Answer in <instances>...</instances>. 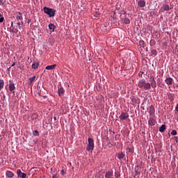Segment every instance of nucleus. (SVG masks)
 <instances>
[{"instance_id":"obj_1","label":"nucleus","mask_w":178,"mask_h":178,"mask_svg":"<svg viewBox=\"0 0 178 178\" xmlns=\"http://www.w3.org/2000/svg\"><path fill=\"white\" fill-rule=\"evenodd\" d=\"M138 87H139V88H144V90H150L151 83H147L145 79H142L138 81Z\"/></svg>"},{"instance_id":"obj_2","label":"nucleus","mask_w":178,"mask_h":178,"mask_svg":"<svg viewBox=\"0 0 178 178\" xmlns=\"http://www.w3.org/2000/svg\"><path fill=\"white\" fill-rule=\"evenodd\" d=\"M43 10L49 17H54V16H55V13H56V10L55 9L49 8L48 7H44Z\"/></svg>"},{"instance_id":"obj_3","label":"nucleus","mask_w":178,"mask_h":178,"mask_svg":"<svg viewBox=\"0 0 178 178\" xmlns=\"http://www.w3.org/2000/svg\"><path fill=\"white\" fill-rule=\"evenodd\" d=\"M88 145L86 147L87 151L88 152H92L94 151V140L91 138L88 139Z\"/></svg>"},{"instance_id":"obj_4","label":"nucleus","mask_w":178,"mask_h":178,"mask_svg":"<svg viewBox=\"0 0 178 178\" xmlns=\"http://www.w3.org/2000/svg\"><path fill=\"white\" fill-rule=\"evenodd\" d=\"M17 174L18 177H20V178H26V177H27V174H26L24 172H22V170H20V169H18L17 170Z\"/></svg>"},{"instance_id":"obj_5","label":"nucleus","mask_w":178,"mask_h":178,"mask_svg":"<svg viewBox=\"0 0 178 178\" xmlns=\"http://www.w3.org/2000/svg\"><path fill=\"white\" fill-rule=\"evenodd\" d=\"M120 120H126L129 119V113L122 112L121 113V115H120Z\"/></svg>"},{"instance_id":"obj_6","label":"nucleus","mask_w":178,"mask_h":178,"mask_svg":"<svg viewBox=\"0 0 178 178\" xmlns=\"http://www.w3.org/2000/svg\"><path fill=\"white\" fill-rule=\"evenodd\" d=\"M150 81H151L150 88H151V87H152V88H156V81H155V77L151 76L150 77Z\"/></svg>"},{"instance_id":"obj_7","label":"nucleus","mask_w":178,"mask_h":178,"mask_svg":"<svg viewBox=\"0 0 178 178\" xmlns=\"http://www.w3.org/2000/svg\"><path fill=\"white\" fill-rule=\"evenodd\" d=\"M156 124V120L154 119L153 117H149V120H148V124L149 126H155Z\"/></svg>"},{"instance_id":"obj_8","label":"nucleus","mask_w":178,"mask_h":178,"mask_svg":"<svg viewBox=\"0 0 178 178\" xmlns=\"http://www.w3.org/2000/svg\"><path fill=\"white\" fill-rule=\"evenodd\" d=\"M121 23L123 24H130V19L126 17H121Z\"/></svg>"},{"instance_id":"obj_9","label":"nucleus","mask_w":178,"mask_h":178,"mask_svg":"<svg viewBox=\"0 0 178 178\" xmlns=\"http://www.w3.org/2000/svg\"><path fill=\"white\" fill-rule=\"evenodd\" d=\"M165 81L168 86H172V84H173V79H172V77L166 78Z\"/></svg>"},{"instance_id":"obj_10","label":"nucleus","mask_w":178,"mask_h":178,"mask_svg":"<svg viewBox=\"0 0 178 178\" xmlns=\"http://www.w3.org/2000/svg\"><path fill=\"white\" fill-rule=\"evenodd\" d=\"M15 17L17 20H23V14L20 12H18L17 13V15Z\"/></svg>"},{"instance_id":"obj_11","label":"nucleus","mask_w":178,"mask_h":178,"mask_svg":"<svg viewBox=\"0 0 178 178\" xmlns=\"http://www.w3.org/2000/svg\"><path fill=\"white\" fill-rule=\"evenodd\" d=\"M149 113L150 116H152V115H154V113H155V107H154V106H152L149 107Z\"/></svg>"},{"instance_id":"obj_12","label":"nucleus","mask_w":178,"mask_h":178,"mask_svg":"<svg viewBox=\"0 0 178 178\" xmlns=\"http://www.w3.org/2000/svg\"><path fill=\"white\" fill-rule=\"evenodd\" d=\"M112 176H113V172L112 171H108L105 174L106 178H115V177H112Z\"/></svg>"},{"instance_id":"obj_13","label":"nucleus","mask_w":178,"mask_h":178,"mask_svg":"<svg viewBox=\"0 0 178 178\" xmlns=\"http://www.w3.org/2000/svg\"><path fill=\"white\" fill-rule=\"evenodd\" d=\"M63 94H65V89H63V88H60L58 90V95L59 97H62V95H63Z\"/></svg>"},{"instance_id":"obj_14","label":"nucleus","mask_w":178,"mask_h":178,"mask_svg":"<svg viewBox=\"0 0 178 178\" xmlns=\"http://www.w3.org/2000/svg\"><path fill=\"white\" fill-rule=\"evenodd\" d=\"M138 6L140 8H144L145 6V1L144 0H140L138 1Z\"/></svg>"},{"instance_id":"obj_15","label":"nucleus","mask_w":178,"mask_h":178,"mask_svg":"<svg viewBox=\"0 0 178 178\" xmlns=\"http://www.w3.org/2000/svg\"><path fill=\"white\" fill-rule=\"evenodd\" d=\"M9 91H15L16 87L15 86V83H12L9 84Z\"/></svg>"},{"instance_id":"obj_16","label":"nucleus","mask_w":178,"mask_h":178,"mask_svg":"<svg viewBox=\"0 0 178 178\" xmlns=\"http://www.w3.org/2000/svg\"><path fill=\"white\" fill-rule=\"evenodd\" d=\"M6 176L8 178H12L13 176H15V174H13L11 171H6Z\"/></svg>"},{"instance_id":"obj_17","label":"nucleus","mask_w":178,"mask_h":178,"mask_svg":"<svg viewBox=\"0 0 178 178\" xmlns=\"http://www.w3.org/2000/svg\"><path fill=\"white\" fill-rule=\"evenodd\" d=\"M10 30L12 31V33H17V31H19V30H17V29L13 28V22H11V26H10Z\"/></svg>"},{"instance_id":"obj_18","label":"nucleus","mask_w":178,"mask_h":178,"mask_svg":"<svg viewBox=\"0 0 178 178\" xmlns=\"http://www.w3.org/2000/svg\"><path fill=\"white\" fill-rule=\"evenodd\" d=\"M56 67V64L52 65H47L46 67L47 70H53V69H55Z\"/></svg>"},{"instance_id":"obj_19","label":"nucleus","mask_w":178,"mask_h":178,"mask_svg":"<svg viewBox=\"0 0 178 178\" xmlns=\"http://www.w3.org/2000/svg\"><path fill=\"white\" fill-rule=\"evenodd\" d=\"M165 130H166V125H165V124L161 125L159 128L160 133H163V131H165Z\"/></svg>"},{"instance_id":"obj_20","label":"nucleus","mask_w":178,"mask_h":178,"mask_svg":"<svg viewBox=\"0 0 178 178\" xmlns=\"http://www.w3.org/2000/svg\"><path fill=\"white\" fill-rule=\"evenodd\" d=\"M38 66H40V63L34 62L33 64H32V69H37Z\"/></svg>"},{"instance_id":"obj_21","label":"nucleus","mask_w":178,"mask_h":178,"mask_svg":"<svg viewBox=\"0 0 178 178\" xmlns=\"http://www.w3.org/2000/svg\"><path fill=\"white\" fill-rule=\"evenodd\" d=\"M163 9L164 11H168V10H170V9H172L170 8V6L168 4H165L164 6H163Z\"/></svg>"},{"instance_id":"obj_22","label":"nucleus","mask_w":178,"mask_h":178,"mask_svg":"<svg viewBox=\"0 0 178 178\" xmlns=\"http://www.w3.org/2000/svg\"><path fill=\"white\" fill-rule=\"evenodd\" d=\"M5 85V82L3 80L0 79V91L3 88V86Z\"/></svg>"},{"instance_id":"obj_23","label":"nucleus","mask_w":178,"mask_h":178,"mask_svg":"<svg viewBox=\"0 0 178 178\" xmlns=\"http://www.w3.org/2000/svg\"><path fill=\"white\" fill-rule=\"evenodd\" d=\"M118 159H123L124 158V154L121 152V153L118 154Z\"/></svg>"},{"instance_id":"obj_24","label":"nucleus","mask_w":178,"mask_h":178,"mask_svg":"<svg viewBox=\"0 0 178 178\" xmlns=\"http://www.w3.org/2000/svg\"><path fill=\"white\" fill-rule=\"evenodd\" d=\"M49 30H51L52 31H54L55 25H54V24H49Z\"/></svg>"},{"instance_id":"obj_25","label":"nucleus","mask_w":178,"mask_h":178,"mask_svg":"<svg viewBox=\"0 0 178 178\" xmlns=\"http://www.w3.org/2000/svg\"><path fill=\"white\" fill-rule=\"evenodd\" d=\"M31 119L32 120H35V119H37V118H38V115H37V113H33L31 115Z\"/></svg>"},{"instance_id":"obj_26","label":"nucleus","mask_w":178,"mask_h":178,"mask_svg":"<svg viewBox=\"0 0 178 178\" xmlns=\"http://www.w3.org/2000/svg\"><path fill=\"white\" fill-rule=\"evenodd\" d=\"M17 24L18 26L19 30H22V26L24 24V22H18Z\"/></svg>"},{"instance_id":"obj_27","label":"nucleus","mask_w":178,"mask_h":178,"mask_svg":"<svg viewBox=\"0 0 178 178\" xmlns=\"http://www.w3.org/2000/svg\"><path fill=\"white\" fill-rule=\"evenodd\" d=\"M151 54H152V56H156L158 53L156 52V51L155 49H153V50H152Z\"/></svg>"},{"instance_id":"obj_28","label":"nucleus","mask_w":178,"mask_h":178,"mask_svg":"<svg viewBox=\"0 0 178 178\" xmlns=\"http://www.w3.org/2000/svg\"><path fill=\"white\" fill-rule=\"evenodd\" d=\"M33 136H34L35 137H37V136H38V131L37 130L33 131Z\"/></svg>"},{"instance_id":"obj_29","label":"nucleus","mask_w":178,"mask_h":178,"mask_svg":"<svg viewBox=\"0 0 178 178\" xmlns=\"http://www.w3.org/2000/svg\"><path fill=\"white\" fill-rule=\"evenodd\" d=\"M34 80H35V76L31 77V78H29V81H30V83H33L34 81Z\"/></svg>"},{"instance_id":"obj_30","label":"nucleus","mask_w":178,"mask_h":178,"mask_svg":"<svg viewBox=\"0 0 178 178\" xmlns=\"http://www.w3.org/2000/svg\"><path fill=\"white\" fill-rule=\"evenodd\" d=\"M171 134L172 136H176V134H177V131L176 130H172L171 131Z\"/></svg>"},{"instance_id":"obj_31","label":"nucleus","mask_w":178,"mask_h":178,"mask_svg":"<svg viewBox=\"0 0 178 178\" xmlns=\"http://www.w3.org/2000/svg\"><path fill=\"white\" fill-rule=\"evenodd\" d=\"M145 44V42L144 40H140L139 41V45L143 46Z\"/></svg>"},{"instance_id":"obj_32","label":"nucleus","mask_w":178,"mask_h":178,"mask_svg":"<svg viewBox=\"0 0 178 178\" xmlns=\"http://www.w3.org/2000/svg\"><path fill=\"white\" fill-rule=\"evenodd\" d=\"M3 20H5V18L3 17H1L0 18V23H3Z\"/></svg>"},{"instance_id":"obj_33","label":"nucleus","mask_w":178,"mask_h":178,"mask_svg":"<svg viewBox=\"0 0 178 178\" xmlns=\"http://www.w3.org/2000/svg\"><path fill=\"white\" fill-rule=\"evenodd\" d=\"M99 13L96 12L95 15V17H99Z\"/></svg>"},{"instance_id":"obj_34","label":"nucleus","mask_w":178,"mask_h":178,"mask_svg":"<svg viewBox=\"0 0 178 178\" xmlns=\"http://www.w3.org/2000/svg\"><path fill=\"white\" fill-rule=\"evenodd\" d=\"M39 95H40V97H43V98H47V96L42 95V93H41V92H39Z\"/></svg>"},{"instance_id":"obj_35","label":"nucleus","mask_w":178,"mask_h":178,"mask_svg":"<svg viewBox=\"0 0 178 178\" xmlns=\"http://www.w3.org/2000/svg\"><path fill=\"white\" fill-rule=\"evenodd\" d=\"M143 74H144V72H140L139 74H138V76H140V77H143Z\"/></svg>"},{"instance_id":"obj_36","label":"nucleus","mask_w":178,"mask_h":178,"mask_svg":"<svg viewBox=\"0 0 178 178\" xmlns=\"http://www.w3.org/2000/svg\"><path fill=\"white\" fill-rule=\"evenodd\" d=\"M60 175L63 176L64 175H66V172H65V170H63L60 171Z\"/></svg>"},{"instance_id":"obj_37","label":"nucleus","mask_w":178,"mask_h":178,"mask_svg":"<svg viewBox=\"0 0 178 178\" xmlns=\"http://www.w3.org/2000/svg\"><path fill=\"white\" fill-rule=\"evenodd\" d=\"M174 140H175L176 143H178V137L177 136H175Z\"/></svg>"},{"instance_id":"obj_38","label":"nucleus","mask_w":178,"mask_h":178,"mask_svg":"<svg viewBox=\"0 0 178 178\" xmlns=\"http://www.w3.org/2000/svg\"><path fill=\"white\" fill-rule=\"evenodd\" d=\"M120 176V175L118 173H117V172L115 173V177L118 178V177H119Z\"/></svg>"},{"instance_id":"obj_39","label":"nucleus","mask_w":178,"mask_h":178,"mask_svg":"<svg viewBox=\"0 0 178 178\" xmlns=\"http://www.w3.org/2000/svg\"><path fill=\"white\" fill-rule=\"evenodd\" d=\"M175 111H176V112L178 113V104L176 105Z\"/></svg>"},{"instance_id":"obj_40","label":"nucleus","mask_w":178,"mask_h":178,"mask_svg":"<svg viewBox=\"0 0 178 178\" xmlns=\"http://www.w3.org/2000/svg\"><path fill=\"white\" fill-rule=\"evenodd\" d=\"M52 178H58V177H56V175H53Z\"/></svg>"},{"instance_id":"obj_41","label":"nucleus","mask_w":178,"mask_h":178,"mask_svg":"<svg viewBox=\"0 0 178 178\" xmlns=\"http://www.w3.org/2000/svg\"><path fill=\"white\" fill-rule=\"evenodd\" d=\"M15 63H13L12 64L11 67L15 66Z\"/></svg>"},{"instance_id":"obj_42","label":"nucleus","mask_w":178,"mask_h":178,"mask_svg":"<svg viewBox=\"0 0 178 178\" xmlns=\"http://www.w3.org/2000/svg\"><path fill=\"white\" fill-rule=\"evenodd\" d=\"M3 17L2 14L0 13V18Z\"/></svg>"},{"instance_id":"obj_43","label":"nucleus","mask_w":178,"mask_h":178,"mask_svg":"<svg viewBox=\"0 0 178 178\" xmlns=\"http://www.w3.org/2000/svg\"><path fill=\"white\" fill-rule=\"evenodd\" d=\"M54 120H56V117H54Z\"/></svg>"}]
</instances>
